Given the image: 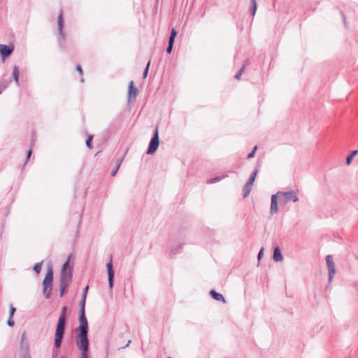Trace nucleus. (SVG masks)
Masks as SVG:
<instances>
[{
	"label": "nucleus",
	"mask_w": 358,
	"mask_h": 358,
	"mask_svg": "<svg viewBox=\"0 0 358 358\" xmlns=\"http://www.w3.org/2000/svg\"><path fill=\"white\" fill-rule=\"evenodd\" d=\"M79 327L75 329L76 332V344L81 352L80 358H90L88 355L90 348L89 327L85 312H79Z\"/></svg>",
	"instance_id": "f257e3e1"
},
{
	"label": "nucleus",
	"mask_w": 358,
	"mask_h": 358,
	"mask_svg": "<svg viewBox=\"0 0 358 358\" xmlns=\"http://www.w3.org/2000/svg\"><path fill=\"white\" fill-rule=\"evenodd\" d=\"M66 311L67 307H62L61 314L59 317V320L56 327L54 347L57 349L60 348L64 335Z\"/></svg>",
	"instance_id": "f03ea898"
},
{
	"label": "nucleus",
	"mask_w": 358,
	"mask_h": 358,
	"mask_svg": "<svg viewBox=\"0 0 358 358\" xmlns=\"http://www.w3.org/2000/svg\"><path fill=\"white\" fill-rule=\"evenodd\" d=\"M72 268L69 267V259L63 264L59 280L60 297H62L66 292L67 287L72 280Z\"/></svg>",
	"instance_id": "7ed1b4c3"
},
{
	"label": "nucleus",
	"mask_w": 358,
	"mask_h": 358,
	"mask_svg": "<svg viewBox=\"0 0 358 358\" xmlns=\"http://www.w3.org/2000/svg\"><path fill=\"white\" fill-rule=\"evenodd\" d=\"M53 270L50 266L43 280V294L46 299L50 298L52 290Z\"/></svg>",
	"instance_id": "20e7f679"
},
{
	"label": "nucleus",
	"mask_w": 358,
	"mask_h": 358,
	"mask_svg": "<svg viewBox=\"0 0 358 358\" xmlns=\"http://www.w3.org/2000/svg\"><path fill=\"white\" fill-rule=\"evenodd\" d=\"M159 145V131L158 127L155 128L154 134L149 143L148 148L147 150L146 153L148 155H152L156 152Z\"/></svg>",
	"instance_id": "39448f33"
},
{
	"label": "nucleus",
	"mask_w": 358,
	"mask_h": 358,
	"mask_svg": "<svg viewBox=\"0 0 358 358\" xmlns=\"http://www.w3.org/2000/svg\"><path fill=\"white\" fill-rule=\"evenodd\" d=\"M277 193L279 197L282 196L284 203H287L290 201H292L294 202H296L299 201L297 192L296 191L292 190L288 192H278Z\"/></svg>",
	"instance_id": "423d86ee"
},
{
	"label": "nucleus",
	"mask_w": 358,
	"mask_h": 358,
	"mask_svg": "<svg viewBox=\"0 0 358 358\" xmlns=\"http://www.w3.org/2000/svg\"><path fill=\"white\" fill-rule=\"evenodd\" d=\"M326 262L328 268L329 281L330 282L332 280L336 273L333 256L331 255H328L326 257Z\"/></svg>",
	"instance_id": "0eeeda50"
},
{
	"label": "nucleus",
	"mask_w": 358,
	"mask_h": 358,
	"mask_svg": "<svg viewBox=\"0 0 358 358\" xmlns=\"http://www.w3.org/2000/svg\"><path fill=\"white\" fill-rule=\"evenodd\" d=\"M106 268L108 271V285L109 288L110 289H113L114 285V271L113 268V261H112V256L110 255V261L106 264Z\"/></svg>",
	"instance_id": "6e6552de"
},
{
	"label": "nucleus",
	"mask_w": 358,
	"mask_h": 358,
	"mask_svg": "<svg viewBox=\"0 0 358 358\" xmlns=\"http://www.w3.org/2000/svg\"><path fill=\"white\" fill-rule=\"evenodd\" d=\"M138 94V89L134 86L133 80L129 82L128 88L127 99L128 101H131L132 99L135 100Z\"/></svg>",
	"instance_id": "1a4fd4ad"
},
{
	"label": "nucleus",
	"mask_w": 358,
	"mask_h": 358,
	"mask_svg": "<svg viewBox=\"0 0 358 358\" xmlns=\"http://www.w3.org/2000/svg\"><path fill=\"white\" fill-rule=\"evenodd\" d=\"M13 51V48L7 45L0 44V54L3 58L9 57Z\"/></svg>",
	"instance_id": "9d476101"
},
{
	"label": "nucleus",
	"mask_w": 358,
	"mask_h": 358,
	"mask_svg": "<svg viewBox=\"0 0 358 358\" xmlns=\"http://www.w3.org/2000/svg\"><path fill=\"white\" fill-rule=\"evenodd\" d=\"M279 197L278 193L275 194H273L271 196V208L270 212L271 215H274L278 213V198Z\"/></svg>",
	"instance_id": "9b49d317"
},
{
	"label": "nucleus",
	"mask_w": 358,
	"mask_h": 358,
	"mask_svg": "<svg viewBox=\"0 0 358 358\" xmlns=\"http://www.w3.org/2000/svg\"><path fill=\"white\" fill-rule=\"evenodd\" d=\"M273 259L276 262H282L283 260L282 255L281 253L280 249L278 247L274 248Z\"/></svg>",
	"instance_id": "f8f14e48"
},
{
	"label": "nucleus",
	"mask_w": 358,
	"mask_h": 358,
	"mask_svg": "<svg viewBox=\"0 0 358 358\" xmlns=\"http://www.w3.org/2000/svg\"><path fill=\"white\" fill-rule=\"evenodd\" d=\"M210 296L217 301H222L223 303H226L225 299L222 294L217 292L215 290L213 289L210 291Z\"/></svg>",
	"instance_id": "ddd939ff"
},
{
	"label": "nucleus",
	"mask_w": 358,
	"mask_h": 358,
	"mask_svg": "<svg viewBox=\"0 0 358 358\" xmlns=\"http://www.w3.org/2000/svg\"><path fill=\"white\" fill-rule=\"evenodd\" d=\"M58 31L59 34L61 36L62 39L64 38V34L63 33V26H64V22L62 19V13L61 12L58 16Z\"/></svg>",
	"instance_id": "4468645a"
},
{
	"label": "nucleus",
	"mask_w": 358,
	"mask_h": 358,
	"mask_svg": "<svg viewBox=\"0 0 358 358\" xmlns=\"http://www.w3.org/2000/svg\"><path fill=\"white\" fill-rule=\"evenodd\" d=\"M252 185H250L249 182H246V184L244 185L243 189V198H246L249 196L250 194V192L252 190Z\"/></svg>",
	"instance_id": "2eb2a0df"
},
{
	"label": "nucleus",
	"mask_w": 358,
	"mask_h": 358,
	"mask_svg": "<svg viewBox=\"0 0 358 358\" xmlns=\"http://www.w3.org/2000/svg\"><path fill=\"white\" fill-rule=\"evenodd\" d=\"M13 78L17 85L19 84L20 70L17 66H14L13 68Z\"/></svg>",
	"instance_id": "dca6fc26"
},
{
	"label": "nucleus",
	"mask_w": 358,
	"mask_h": 358,
	"mask_svg": "<svg viewBox=\"0 0 358 358\" xmlns=\"http://www.w3.org/2000/svg\"><path fill=\"white\" fill-rule=\"evenodd\" d=\"M249 61L246 60L245 63L243 64L242 67L239 69V71L236 73L235 78L239 80L241 78V75L245 71V69L248 65Z\"/></svg>",
	"instance_id": "f3484780"
},
{
	"label": "nucleus",
	"mask_w": 358,
	"mask_h": 358,
	"mask_svg": "<svg viewBox=\"0 0 358 358\" xmlns=\"http://www.w3.org/2000/svg\"><path fill=\"white\" fill-rule=\"evenodd\" d=\"M358 154V150H353L350 155L346 157V164L350 165L352 163L353 158Z\"/></svg>",
	"instance_id": "a211bd4d"
},
{
	"label": "nucleus",
	"mask_w": 358,
	"mask_h": 358,
	"mask_svg": "<svg viewBox=\"0 0 358 358\" xmlns=\"http://www.w3.org/2000/svg\"><path fill=\"white\" fill-rule=\"evenodd\" d=\"M250 10L252 15L254 16L255 15L257 10V1L256 0H250Z\"/></svg>",
	"instance_id": "6ab92c4d"
},
{
	"label": "nucleus",
	"mask_w": 358,
	"mask_h": 358,
	"mask_svg": "<svg viewBox=\"0 0 358 358\" xmlns=\"http://www.w3.org/2000/svg\"><path fill=\"white\" fill-rule=\"evenodd\" d=\"M227 176V175H224V176H217V177H215V178H213L210 180H208L207 181V183L208 184H213V183H215L216 182H218L220 180H221L222 178H225Z\"/></svg>",
	"instance_id": "aec40b11"
},
{
	"label": "nucleus",
	"mask_w": 358,
	"mask_h": 358,
	"mask_svg": "<svg viewBox=\"0 0 358 358\" xmlns=\"http://www.w3.org/2000/svg\"><path fill=\"white\" fill-rule=\"evenodd\" d=\"M85 302H86V298L85 297H83L81 298V300L79 303V306H80V310L79 312H85Z\"/></svg>",
	"instance_id": "412c9836"
},
{
	"label": "nucleus",
	"mask_w": 358,
	"mask_h": 358,
	"mask_svg": "<svg viewBox=\"0 0 358 358\" xmlns=\"http://www.w3.org/2000/svg\"><path fill=\"white\" fill-rule=\"evenodd\" d=\"M258 172V170L257 169H255L251 174L248 182H249L250 185H252L255 180V178H256V176H257V173Z\"/></svg>",
	"instance_id": "4be33fe9"
},
{
	"label": "nucleus",
	"mask_w": 358,
	"mask_h": 358,
	"mask_svg": "<svg viewBox=\"0 0 358 358\" xmlns=\"http://www.w3.org/2000/svg\"><path fill=\"white\" fill-rule=\"evenodd\" d=\"M42 265H43V262H38L37 264H35V266H34V271L36 273H39L41 271V268H42Z\"/></svg>",
	"instance_id": "5701e85b"
},
{
	"label": "nucleus",
	"mask_w": 358,
	"mask_h": 358,
	"mask_svg": "<svg viewBox=\"0 0 358 358\" xmlns=\"http://www.w3.org/2000/svg\"><path fill=\"white\" fill-rule=\"evenodd\" d=\"M92 139H93V136H89L86 140V145L87 148H89L90 149L92 148Z\"/></svg>",
	"instance_id": "b1692460"
},
{
	"label": "nucleus",
	"mask_w": 358,
	"mask_h": 358,
	"mask_svg": "<svg viewBox=\"0 0 358 358\" xmlns=\"http://www.w3.org/2000/svg\"><path fill=\"white\" fill-rule=\"evenodd\" d=\"M257 150V146L256 145V146L254 147V148L252 150V152L248 155V158L250 159V158L254 157Z\"/></svg>",
	"instance_id": "393cba45"
},
{
	"label": "nucleus",
	"mask_w": 358,
	"mask_h": 358,
	"mask_svg": "<svg viewBox=\"0 0 358 358\" xmlns=\"http://www.w3.org/2000/svg\"><path fill=\"white\" fill-rule=\"evenodd\" d=\"M150 62L149 61L148 63L147 64V66L144 70V72H143V78H146L147 76H148V70H149V67H150Z\"/></svg>",
	"instance_id": "a878e982"
},
{
	"label": "nucleus",
	"mask_w": 358,
	"mask_h": 358,
	"mask_svg": "<svg viewBox=\"0 0 358 358\" xmlns=\"http://www.w3.org/2000/svg\"><path fill=\"white\" fill-rule=\"evenodd\" d=\"M15 310H16L15 308L13 307V305H10L9 317H13L15 314Z\"/></svg>",
	"instance_id": "bb28decb"
},
{
	"label": "nucleus",
	"mask_w": 358,
	"mask_h": 358,
	"mask_svg": "<svg viewBox=\"0 0 358 358\" xmlns=\"http://www.w3.org/2000/svg\"><path fill=\"white\" fill-rule=\"evenodd\" d=\"M7 324L9 326V327H13L14 324H15V322L14 320H13V317H9L8 321H7Z\"/></svg>",
	"instance_id": "cd10ccee"
},
{
	"label": "nucleus",
	"mask_w": 358,
	"mask_h": 358,
	"mask_svg": "<svg viewBox=\"0 0 358 358\" xmlns=\"http://www.w3.org/2000/svg\"><path fill=\"white\" fill-rule=\"evenodd\" d=\"M88 289H89V286L87 285L83 290V294H82V296L83 297H85L87 298V292H88Z\"/></svg>",
	"instance_id": "c85d7f7f"
},
{
	"label": "nucleus",
	"mask_w": 358,
	"mask_h": 358,
	"mask_svg": "<svg viewBox=\"0 0 358 358\" xmlns=\"http://www.w3.org/2000/svg\"><path fill=\"white\" fill-rule=\"evenodd\" d=\"M119 169L120 168L118 167V166H115V167L113 169V170L111 172V176H115L117 174Z\"/></svg>",
	"instance_id": "c756f323"
},
{
	"label": "nucleus",
	"mask_w": 358,
	"mask_h": 358,
	"mask_svg": "<svg viewBox=\"0 0 358 358\" xmlns=\"http://www.w3.org/2000/svg\"><path fill=\"white\" fill-rule=\"evenodd\" d=\"M173 45L168 44V46L166 48V52L167 53L170 54L173 50Z\"/></svg>",
	"instance_id": "7c9ffc66"
},
{
	"label": "nucleus",
	"mask_w": 358,
	"mask_h": 358,
	"mask_svg": "<svg viewBox=\"0 0 358 358\" xmlns=\"http://www.w3.org/2000/svg\"><path fill=\"white\" fill-rule=\"evenodd\" d=\"M123 159H124V157L117 159V162H116V166H118V167L120 168Z\"/></svg>",
	"instance_id": "2f4dec72"
},
{
	"label": "nucleus",
	"mask_w": 358,
	"mask_h": 358,
	"mask_svg": "<svg viewBox=\"0 0 358 358\" xmlns=\"http://www.w3.org/2000/svg\"><path fill=\"white\" fill-rule=\"evenodd\" d=\"M263 252H264V248H262L258 253V255H257V258L259 260L262 258V257L263 255Z\"/></svg>",
	"instance_id": "473e14b6"
},
{
	"label": "nucleus",
	"mask_w": 358,
	"mask_h": 358,
	"mask_svg": "<svg viewBox=\"0 0 358 358\" xmlns=\"http://www.w3.org/2000/svg\"><path fill=\"white\" fill-rule=\"evenodd\" d=\"M177 31L175 29H172L170 36L176 38Z\"/></svg>",
	"instance_id": "72a5a7b5"
},
{
	"label": "nucleus",
	"mask_w": 358,
	"mask_h": 358,
	"mask_svg": "<svg viewBox=\"0 0 358 358\" xmlns=\"http://www.w3.org/2000/svg\"><path fill=\"white\" fill-rule=\"evenodd\" d=\"M76 70H77V71H78L80 75H83V69H82V68H81L80 65H79V64H78V65H77V66H76Z\"/></svg>",
	"instance_id": "f704fd0d"
},
{
	"label": "nucleus",
	"mask_w": 358,
	"mask_h": 358,
	"mask_svg": "<svg viewBox=\"0 0 358 358\" xmlns=\"http://www.w3.org/2000/svg\"><path fill=\"white\" fill-rule=\"evenodd\" d=\"M174 41H175V38L174 37L169 36V44H171V45H173Z\"/></svg>",
	"instance_id": "c9c22d12"
},
{
	"label": "nucleus",
	"mask_w": 358,
	"mask_h": 358,
	"mask_svg": "<svg viewBox=\"0 0 358 358\" xmlns=\"http://www.w3.org/2000/svg\"><path fill=\"white\" fill-rule=\"evenodd\" d=\"M31 153H32L31 149H29V150L27 151V160H28L29 159V157L31 155Z\"/></svg>",
	"instance_id": "e433bc0d"
},
{
	"label": "nucleus",
	"mask_w": 358,
	"mask_h": 358,
	"mask_svg": "<svg viewBox=\"0 0 358 358\" xmlns=\"http://www.w3.org/2000/svg\"><path fill=\"white\" fill-rule=\"evenodd\" d=\"M21 358H31V356H30V355L27 352L24 353V354L22 355Z\"/></svg>",
	"instance_id": "4c0bfd02"
},
{
	"label": "nucleus",
	"mask_w": 358,
	"mask_h": 358,
	"mask_svg": "<svg viewBox=\"0 0 358 358\" xmlns=\"http://www.w3.org/2000/svg\"><path fill=\"white\" fill-rule=\"evenodd\" d=\"M131 340L128 341L127 343L124 346H123L122 348H125L128 347L129 345V344L131 343Z\"/></svg>",
	"instance_id": "58836bf2"
},
{
	"label": "nucleus",
	"mask_w": 358,
	"mask_h": 358,
	"mask_svg": "<svg viewBox=\"0 0 358 358\" xmlns=\"http://www.w3.org/2000/svg\"><path fill=\"white\" fill-rule=\"evenodd\" d=\"M24 337H25V333L24 332L22 334V338L24 339Z\"/></svg>",
	"instance_id": "ea45409f"
},
{
	"label": "nucleus",
	"mask_w": 358,
	"mask_h": 358,
	"mask_svg": "<svg viewBox=\"0 0 358 358\" xmlns=\"http://www.w3.org/2000/svg\"><path fill=\"white\" fill-rule=\"evenodd\" d=\"M1 93V90H0V94Z\"/></svg>",
	"instance_id": "a19ab883"
},
{
	"label": "nucleus",
	"mask_w": 358,
	"mask_h": 358,
	"mask_svg": "<svg viewBox=\"0 0 358 358\" xmlns=\"http://www.w3.org/2000/svg\"><path fill=\"white\" fill-rule=\"evenodd\" d=\"M169 358H172V357H169Z\"/></svg>",
	"instance_id": "79ce46f5"
}]
</instances>
